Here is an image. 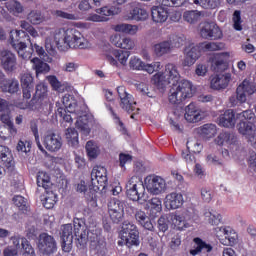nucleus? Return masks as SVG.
I'll return each mask as SVG.
<instances>
[{
	"mask_svg": "<svg viewBox=\"0 0 256 256\" xmlns=\"http://www.w3.org/2000/svg\"><path fill=\"white\" fill-rule=\"evenodd\" d=\"M40 35L45 38V47L48 53H53L55 47L60 51L68 49H91V41H89L77 28H41Z\"/></svg>",
	"mask_w": 256,
	"mask_h": 256,
	"instance_id": "f257e3e1",
	"label": "nucleus"
},
{
	"mask_svg": "<svg viewBox=\"0 0 256 256\" xmlns=\"http://www.w3.org/2000/svg\"><path fill=\"white\" fill-rule=\"evenodd\" d=\"M73 235L79 237L80 239L87 238L89 235V230L85 229V222L83 220L76 218L74 219V224H66L62 226L61 237V247L62 251L69 253L73 248Z\"/></svg>",
	"mask_w": 256,
	"mask_h": 256,
	"instance_id": "f03ea898",
	"label": "nucleus"
},
{
	"mask_svg": "<svg viewBox=\"0 0 256 256\" xmlns=\"http://www.w3.org/2000/svg\"><path fill=\"white\" fill-rule=\"evenodd\" d=\"M225 45L223 43L216 42H208L202 43L200 45L189 44L184 50V60L182 65L184 67H191L195 65L197 59L201 57V49L202 51H221Z\"/></svg>",
	"mask_w": 256,
	"mask_h": 256,
	"instance_id": "7ed1b4c3",
	"label": "nucleus"
},
{
	"mask_svg": "<svg viewBox=\"0 0 256 256\" xmlns=\"http://www.w3.org/2000/svg\"><path fill=\"white\" fill-rule=\"evenodd\" d=\"M21 35L26 37L27 41H31V36L27 34L24 30H11L9 33V43L11 47L16 51L19 59L22 61H30L33 57L32 48L27 47V43L21 41Z\"/></svg>",
	"mask_w": 256,
	"mask_h": 256,
	"instance_id": "20e7f679",
	"label": "nucleus"
},
{
	"mask_svg": "<svg viewBox=\"0 0 256 256\" xmlns=\"http://www.w3.org/2000/svg\"><path fill=\"white\" fill-rule=\"evenodd\" d=\"M194 94L195 88L193 82L184 79L177 84H172L168 95V101L172 105H181L186 99H191Z\"/></svg>",
	"mask_w": 256,
	"mask_h": 256,
	"instance_id": "39448f33",
	"label": "nucleus"
},
{
	"mask_svg": "<svg viewBox=\"0 0 256 256\" xmlns=\"http://www.w3.org/2000/svg\"><path fill=\"white\" fill-rule=\"evenodd\" d=\"M126 195L131 201H138L141 205L149 201V194L145 192V185L141 177L134 175L126 182Z\"/></svg>",
	"mask_w": 256,
	"mask_h": 256,
	"instance_id": "423d86ee",
	"label": "nucleus"
},
{
	"mask_svg": "<svg viewBox=\"0 0 256 256\" xmlns=\"http://www.w3.org/2000/svg\"><path fill=\"white\" fill-rule=\"evenodd\" d=\"M179 79H181V74H179L177 66L173 63H168L165 65L164 72L154 74L151 81L158 89H163L171 83L172 85L179 83Z\"/></svg>",
	"mask_w": 256,
	"mask_h": 256,
	"instance_id": "0eeeda50",
	"label": "nucleus"
},
{
	"mask_svg": "<svg viewBox=\"0 0 256 256\" xmlns=\"http://www.w3.org/2000/svg\"><path fill=\"white\" fill-rule=\"evenodd\" d=\"M256 86L249 79H244L236 88V95H232L229 98V102L232 107H236V105L243 103H247V97H251V95H255Z\"/></svg>",
	"mask_w": 256,
	"mask_h": 256,
	"instance_id": "6e6552de",
	"label": "nucleus"
},
{
	"mask_svg": "<svg viewBox=\"0 0 256 256\" xmlns=\"http://www.w3.org/2000/svg\"><path fill=\"white\" fill-rule=\"evenodd\" d=\"M120 239L121 240L118 241V245L139 247V230H137V226L131 222L125 221L122 225Z\"/></svg>",
	"mask_w": 256,
	"mask_h": 256,
	"instance_id": "1a4fd4ad",
	"label": "nucleus"
},
{
	"mask_svg": "<svg viewBox=\"0 0 256 256\" xmlns=\"http://www.w3.org/2000/svg\"><path fill=\"white\" fill-rule=\"evenodd\" d=\"M144 185L151 195H161L167 191V182L161 176L149 175L144 179Z\"/></svg>",
	"mask_w": 256,
	"mask_h": 256,
	"instance_id": "9d476101",
	"label": "nucleus"
},
{
	"mask_svg": "<svg viewBox=\"0 0 256 256\" xmlns=\"http://www.w3.org/2000/svg\"><path fill=\"white\" fill-rule=\"evenodd\" d=\"M37 248L40 255L51 256L57 253V241L55 238L47 233H42L39 235Z\"/></svg>",
	"mask_w": 256,
	"mask_h": 256,
	"instance_id": "9b49d317",
	"label": "nucleus"
},
{
	"mask_svg": "<svg viewBox=\"0 0 256 256\" xmlns=\"http://www.w3.org/2000/svg\"><path fill=\"white\" fill-rule=\"evenodd\" d=\"M129 67L133 69V71H146L149 75H153L156 71H161L163 66L161 62H153L151 64H145L141 58L137 56H132L129 60Z\"/></svg>",
	"mask_w": 256,
	"mask_h": 256,
	"instance_id": "f8f14e48",
	"label": "nucleus"
},
{
	"mask_svg": "<svg viewBox=\"0 0 256 256\" xmlns=\"http://www.w3.org/2000/svg\"><path fill=\"white\" fill-rule=\"evenodd\" d=\"M183 45V38L175 36L172 40H164L153 46V51L156 57H163V55L169 54L173 47H181Z\"/></svg>",
	"mask_w": 256,
	"mask_h": 256,
	"instance_id": "ddd939ff",
	"label": "nucleus"
},
{
	"mask_svg": "<svg viewBox=\"0 0 256 256\" xmlns=\"http://www.w3.org/2000/svg\"><path fill=\"white\" fill-rule=\"evenodd\" d=\"M63 119L66 123H73V119H77L76 129H79V131H81V133L85 136L91 133V127H89V118L86 116L85 112L82 111V114L76 115H73V113L64 114Z\"/></svg>",
	"mask_w": 256,
	"mask_h": 256,
	"instance_id": "4468645a",
	"label": "nucleus"
},
{
	"mask_svg": "<svg viewBox=\"0 0 256 256\" xmlns=\"http://www.w3.org/2000/svg\"><path fill=\"white\" fill-rule=\"evenodd\" d=\"M90 239V251L96 253L99 256H105L107 254V242L105 238L99 233L93 234L91 230H88L87 236Z\"/></svg>",
	"mask_w": 256,
	"mask_h": 256,
	"instance_id": "2eb2a0df",
	"label": "nucleus"
},
{
	"mask_svg": "<svg viewBox=\"0 0 256 256\" xmlns=\"http://www.w3.org/2000/svg\"><path fill=\"white\" fill-rule=\"evenodd\" d=\"M0 65L4 71L8 73H13L19 68L17 63V55L9 49H2L0 51Z\"/></svg>",
	"mask_w": 256,
	"mask_h": 256,
	"instance_id": "dca6fc26",
	"label": "nucleus"
},
{
	"mask_svg": "<svg viewBox=\"0 0 256 256\" xmlns=\"http://www.w3.org/2000/svg\"><path fill=\"white\" fill-rule=\"evenodd\" d=\"M216 237L222 243V245H233L237 244V232L231 227H217L215 228Z\"/></svg>",
	"mask_w": 256,
	"mask_h": 256,
	"instance_id": "f3484780",
	"label": "nucleus"
},
{
	"mask_svg": "<svg viewBox=\"0 0 256 256\" xmlns=\"http://www.w3.org/2000/svg\"><path fill=\"white\" fill-rule=\"evenodd\" d=\"M125 202L117 199H111L108 203V213L113 223H120L123 221L125 215Z\"/></svg>",
	"mask_w": 256,
	"mask_h": 256,
	"instance_id": "a211bd4d",
	"label": "nucleus"
},
{
	"mask_svg": "<svg viewBox=\"0 0 256 256\" xmlns=\"http://www.w3.org/2000/svg\"><path fill=\"white\" fill-rule=\"evenodd\" d=\"M91 181L94 191H100L107 187V169L103 166H96L91 172Z\"/></svg>",
	"mask_w": 256,
	"mask_h": 256,
	"instance_id": "6ab92c4d",
	"label": "nucleus"
},
{
	"mask_svg": "<svg viewBox=\"0 0 256 256\" xmlns=\"http://www.w3.org/2000/svg\"><path fill=\"white\" fill-rule=\"evenodd\" d=\"M43 145L50 153H57L63 147V139L59 134L48 132L43 137Z\"/></svg>",
	"mask_w": 256,
	"mask_h": 256,
	"instance_id": "aec40b11",
	"label": "nucleus"
},
{
	"mask_svg": "<svg viewBox=\"0 0 256 256\" xmlns=\"http://www.w3.org/2000/svg\"><path fill=\"white\" fill-rule=\"evenodd\" d=\"M117 93L120 99V107L128 113H133V111H135L137 102H135L131 94L127 93L125 86L117 87Z\"/></svg>",
	"mask_w": 256,
	"mask_h": 256,
	"instance_id": "412c9836",
	"label": "nucleus"
},
{
	"mask_svg": "<svg viewBox=\"0 0 256 256\" xmlns=\"http://www.w3.org/2000/svg\"><path fill=\"white\" fill-rule=\"evenodd\" d=\"M230 58L231 53L229 52L216 53L212 55L209 59L211 63V69L216 71V73H221V71H225V69H227V63Z\"/></svg>",
	"mask_w": 256,
	"mask_h": 256,
	"instance_id": "4be33fe9",
	"label": "nucleus"
},
{
	"mask_svg": "<svg viewBox=\"0 0 256 256\" xmlns=\"http://www.w3.org/2000/svg\"><path fill=\"white\" fill-rule=\"evenodd\" d=\"M184 118L188 123H199L205 119V112L192 102L185 107Z\"/></svg>",
	"mask_w": 256,
	"mask_h": 256,
	"instance_id": "5701e85b",
	"label": "nucleus"
},
{
	"mask_svg": "<svg viewBox=\"0 0 256 256\" xmlns=\"http://www.w3.org/2000/svg\"><path fill=\"white\" fill-rule=\"evenodd\" d=\"M112 55L106 56V61L112 65V67H119V65L125 67L127 65V61H129L131 53L124 50H113Z\"/></svg>",
	"mask_w": 256,
	"mask_h": 256,
	"instance_id": "b1692460",
	"label": "nucleus"
},
{
	"mask_svg": "<svg viewBox=\"0 0 256 256\" xmlns=\"http://www.w3.org/2000/svg\"><path fill=\"white\" fill-rule=\"evenodd\" d=\"M200 35L203 39H221L223 31L217 24L206 22L200 28Z\"/></svg>",
	"mask_w": 256,
	"mask_h": 256,
	"instance_id": "393cba45",
	"label": "nucleus"
},
{
	"mask_svg": "<svg viewBox=\"0 0 256 256\" xmlns=\"http://www.w3.org/2000/svg\"><path fill=\"white\" fill-rule=\"evenodd\" d=\"M183 203H185V199L183 198V194L177 192H171L167 194L164 198V207L168 209V211H175V209H181L183 207Z\"/></svg>",
	"mask_w": 256,
	"mask_h": 256,
	"instance_id": "a878e982",
	"label": "nucleus"
},
{
	"mask_svg": "<svg viewBox=\"0 0 256 256\" xmlns=\"http://www.w3.org/2000/svg\"><path fill=\"white\" fill-rule=\"evenodd\" d=\"M231 80V73L216 74L210 79V87L214 91H221L229 87V83H231Z\"/></svg>",
	"mask_w": 256,
	"mask_h": 256,
	"instance_id": "bb28decb",
	"label": "nucleus"
},
{
	"mask_svg": "<svg viewBox=\"0 0 256 256\" xmlns=\"http://www.w3.org/2000/svg\"><path fill=\"white\" fill-rule=\"evenodd\" d=\"M20 83L22 87L23 99H31V93H33V76L29 72L20 74Z\"/></svg>",
	"mask_w": 256,
	"mask_h": 256,
	"instance_id": "cd10ccee",
	"label": "nucleus"
},
{
	"mask_svg": "<svg viewBox=\"0 0 256 256\" xmlns=\"http://www.w3.org/2000/svg\"><path fill=\"white\" fill-rule=\"evenodd\" d=\"M237 123V116H235V111L233 109L225 110L218 117V125L220 127H226L227 129H233Z\"/></svg>",
	"mask_w": 256,
	"mask_h": 256,
	"instance_id": "c85d7f7f",
	"label": "nucleus"
},
{
	"mask_svg": "<svg viewBox=\"0 0 256 256\" xmlns=\"http://www.w3.org/2000/svg\"><path fill=\"white\" fill-rule=\"evenodd\" d=\"M62 103L68 113H72V115H83V109H81V106L77 105L75 96L65 94L62 98Z\"/></svg>",
	"mask_w": 256,
	"mask_h": 256,
	"instance_id": "c756f323",
	"label": "nucleus"
},
{
	"mask_svg": "<svg viewBox=\"0 0 256 256\" xmlns=\"http://www.w3.org/2000/svg\"><path fill=\"white\" fill-rule=\"evenodd\" d=\"M62 103L68 113H72V115H83V109H81V106L77 105L75 96L65 94L62 98Z\"/></svg>",
	"mask_w": 256,
	"mask_h": 256,
	"instance_id": "7c9ffc66",
	"label": "nucleus"
},
{
	"mask_svg": "<svg viewBox=\"0 0 256 256\" xmlns=\"http://www.w3.org/2000/svg\"><path fill=\"white\" fill-rule=\"evenodd\" d=\"M127 21H147L149 19V12L147 9L136 6L125 14Z\"/></svg>",
	"mask_w": 256,
	"mask_h": 256,
	"instance_id": "2f4dec72",
	"label": "nucleus"
},
{
	"mask_svg": "<svg viewBox=\"0 0 256 256\" xmlns=\"http://www.w3.org/2000/svg\"><path fill=\"white\" fill-rule=\"evenodd\" d=\"M146 209L151 219H155L163 211V202L160 198L154 197L147 201Z\"/></svg>",
	"mask_w": 256,
	"mask_h": 256,
	"instance_id": "473e14b6",
	"label": "nucleus"
},
{
	"mask_svg": "<svg viewBox=\"0 0 256 256\" xmlns=\"http://www.w3.org/2000/svg\"><path fill=\"white\" fill-rule=\"evenodd\" d=\"M169 219L170 225H172V227H174V229H177L178 231H183L191 227V223L187 222L185 216H181L177 213H170Z\"/></svg>",
	"mask_w": 256,
	"mask_h": 256,
	"instance_id": "72a5a7b5",
	"label": "nucleus"
},
{
	"mask_svg": "<svg viewBox=\"0 0 256 256\" xmlns=\"http://www.w3.org/2000/svg\"><path fill=\"white\" fill-rule=\"evenodd\" d=\"M194 243L196 247L190 250V255L197 256L199 253H211L213 251V246L201 238H194Z\"/></svg>",
	"mask_w": 256,
	"mask_h": 256,
	"instance_id": "f704fd0d",
	"label": "nucleus"
},
{
	"mask_svg": "<svg viewBox=\"0 0 256 256\" xmlns=\"http://www.w3.org/2000/svg\"><path fill=\"white\" fill-rule=\"evenodd\" d=\"M154 23H165L169 19V11L163 6H154L151 9Z\"/></svg>",
	"mask_w": 256,
	"mask_h": 256,
	"instance_id": "c9c22d12",
	"label": "nucleus"
},
{
	"mask_svg": "<svg viewBox=\"0 0 256 256\" xmlns=\"http://www.w3.org/2000/svg\"><path fill=\"white\" fill-rule=\"evenodd\" d=\"M5 7L10 15L14 17H19V15L25 13V6L19 0H8L5 3Z\"/></svg>",
	"mask_w": 256,
	"mask_h": 256,
	"instance_id": "e433bc0d",
	"label": "nucleus"
},
{
	"mask_svg": "<svg viewBox=\"0 0 256 256\" xmlns=\"http://www.w3.org/2000/svg\"><path fill=\"white\" fill-rule=\"evenodd\" d=\"M204 220L210 225H219L223 221V216L217 210L211 208L204 209L203 212Z\"/></svg>",
	"mask_w": 256,
	"mask_h": 256,
	"instance_id": "4c0bfd02",
	"label": "nucleus"
},
{
	"mask_svg": "<svg viewBox=\"0 0 256 256\" xmlns=\"http://www.w3.org/2000/svg\"><path fill=\"white\" fill-rule=\"evenodd\" d=\"M204 13L199 10H186L182 17L186 23L190 25H195L198 21H201V18L204 17Z\"/></svg>",
	"mask_w": 256,
	"mask_h": 256,
	"instance_id": "58836bf2",
	"label": "nucleus"
},
{
	"mask_svg": "<svg viewBox=\"0 0 256 256\" xmlns=\"http://www.w3.org/2000/svg\"><path fill=\"white\" fill-rule=\"evenodd\" d=\"M41 201L45 209H53L55 203H57V194L53 191L45 190L44 194L41 196Z\"/></svg>",
	"mask_w": 256,
	"mask_h": 256,
	"instance_id": "ea45409f",
	"label": "nucleus"
},
{
	"mask_svg": "<svg viewBox=\"0 0 256 256\" xmlns=\"http://www.w3.org/2000/svg\"><path fill=\"white\" fill-rule=\"evenodd\" d=\"M135 219L141 225L144 227V229H147L148 231H153V223H151V220L143 210H137L135 213Z\"/></svg>",
	"mask_w": 256,
	"mask_h": 256,
	"instance_id": "a19ab883",
	"label": "nucleus"
},
{
	"mask_svg": "<svg viewBox=\"0 0 256 256\" xmlns=\"http://www.w3.org/2000/svg\"><path fill=\"white\" fill-rule=\"evenodd\" d=\"M190 5L202 7V9H217L221 5V0H190Z\"/></svg>",
	"mask_w": 256,
	"mask_h": 256,
	"instance_id": "79ce46f5",
	"label": "nucleus"
},
{
	"mask_svg": "<svg viewBox=\"0 0 256 256\" xmlns=\"http://www.w3.org/2000/svg\"><path fill=\"white\" fill-rule=\"evenodd\" d=\"M1 91H3V93H10V94L17 93L19 91V80L17 79L8 80L7 78H5V81L1 86Z\"/></svg>",
	"mask_w": 256,
	"mask_h": 256,
	"instance_id": "37998d69",
	"label": "nucleus"
},
{
	"mask_svg": "<svg viewBox=\"0 0 256 256\" xmlns=\"http://www.w3.org/2000/svg\"><path fill=\"white\" fill-rule=\"evenodd\" d=\"M31 63L32 69L36 71L37 76L39 75V73H49V71H51V67L49 66V64L43 62L38 57L31 59Z\"/></svg>",
	"mask_w": 256,
	"mask_h": 256,
	"instance_id": "c03bdc74",
	"label": "nucleus"
},
{
	"mask_svg": "<svg viewBox=\"0 0 256 256\" xmlns=\"http://www.w3.org/2000/svg\"><path fill=\"white\" fill-rule=\"evenodd\" d=\"M95 12L98 13V15H101V17H106V19H109V17L119 15V13H121V9L117 6H104L96 9Z\"/></svg>",
	"mask_w": 256,
	"mask_h": 256,
	"instance_id": "a18cd8bd",
	"label": "nucleus"
},
{
	"mask_svg": "<svg viewBox=\"0 0 256 256\" xmlns=\"http://www.w3.org/2000/svg\"><path fill=\"white\" fill-rule=\"evenodd\" d=\"M52 14L54 17H60L61 19H67L68 21H80L83 19V15L81 13H68L62 10L53 11Z\"/></svg>",
	"mask_w": 256,
	"mask_h": 256,
	"instance_id": "49530a36",
	"label": "nucleus"
},
{
	"mask_svg": "<svg viewBox=\"0 0 256 256\" xmlns=\"http://www.w3.org/2000/svg\"><path fill=\"white\" fill-rule=\"evenodd\" d=\"M86 151L90 159H97V157H99V154L101 153L99 144H97V142L93 140H90L86 143Z\"/></svg>",
	"mask_w": 256,
	"mask_h": 256,
	"instance_id": "de8ad7c7",
	"label": "nucleus"
},
{
	"mask_svg": "<svg viewBox=\"0 0 256 256\" xmlns=\"http://www.w3.org/2000/svg\"><path fill=\"white\" fill-rule=\"evenodd\" d=\"M37 185L38 187H42L45 191L49 190L51 187V177L47 172L40 171L37 175Z\"/></svg>",
	"mask_w": 256,
	"mask_h": 256,
	"instance_id": "09e8293b",
	"label": "nucleus"
},
{
	"mask_svg": "<svg viewBox=\"0 0 256 256\" xmlns=\"http://www.w3.org/2000/svg\"><path fill=\"white\" fill-rule=\"evenodd\" d=\"M27 21L28 23H31V25H41V23L45 21V17L41 14V11L32 10L27 15Z\"/></svg>",
	"mask_w": 256,
	"mask_h": 256,
	"instance_id": "8fccbe9b",
	"label": "nucleus"
},
{
	"mask_svg": "<svg viewBox=\"0 0 256 256\" xmlns=\"http://www.w3.org/2000/svg\"><path fill=\"white\" fill-rule=\"evenodd\" d=\"M65 137L71 147H77L79 145V133L74 128H67Z\"/></svg>",
	"mask_w": 256,
	"mask_h": 256,
	"instance_id": "3c124183",
	"label": "nucleus"
},
{
	"mask_svg": "<svg viewBox=\"0 0 256 256\" xmlns=\"http://www.w3.org/2000/svg\"><path fill=\"white\" fill-rule=\"evenodd\" d=\"M198 133L203 137H214L217 134V126L214 124H204L198 129Z\"/></svg>",
	"mask_w": 256,
	"mask_h": 256,
	"instance_id": "603ef678",
	"label": "nucleus"
},
{
	"mask_svg": "<svg viewBox=\"0 0 256 256\" xmlns=\"http://www.w3.org/2000/svg\"><path fill=\"white\" fill-rule=\"evenodd\" d=\"M22 255L23 256H36L35 249L27 238L21 239Z\"/></svg>",
	"mask_w": 256,
	"mask_h": 256,
	"instance_id": "864d4df0",
	"label": "nucleus"
},
{
	"mask_svg": "<svg viewBox=\"0 0 256 256\" xmlns=\"http://www.w3.org/2000/svg\"><path fill=\"white\" fill-rule=\"evenodd\" d=\"M184 217L186 222L189 221L190 223H199V212L193 207L187 208Z\"/></svg>",
	"mask_w": 256,
	"mask_h": 256,
	"instance_id": "5fc2aeb1",
	"label": "nucleus"
},
{
	"mask_svg": "<svg viewBox=\"0 0 256 256\" xmlns=\"http://www.w3.org/2000/svg\"><path fill=\"white\" fill-rule=\"evenodd\" d=\"M215 141L217 145H231V143H233V135L228 132H222Z\"/></svg>",
	"mask_w": 256,
	"mask_h": 256,
	"instance_id": "6e6d98bb",
	"label": "nucleus"
},
{
	"mask_svg": "<svg viewBox=\"0 0 256 256\" xmlns=\"http://www.w3.org/2000/svg\"><path fill=\"white\" fill-rule=\"evenodd\" d=\"M164 7H184L187 3L191 4V0H161Z\"/></svg>",
	"mask_w": 256,
	"mask_h": 256,
	"instance_id": "4d7b16f0",
	"label": "nucleus"
},
{
	"mask_svg": "<svg viewBox=\"0 0 256 256\" xmlns=\"http://www.w3.org/2000/svg\"><path fill=\"white\" fill-rule=\"evenodd\" d=\"M233 28L235 31H243V20H241V11L235 10L232 16Z\"/></svg>",
	"mask_w": 256,
	"mask_h": 256,
	"instance_id": "13d9d810",
	"label": "nucleus"
},
{
	"mask_svg": "<svg viewBox=\"0 0 256 256\" xmlns=\"http://www.w3.org/2000/svg\"><path fill=\"white\" fill-rule=\"evenodd\" d=\"M169 225H171V218H169V214L163 215L158 219V228L162 233H165V231L169 229Z\"/></svg>",
	"mask_w": 256,
	"mask_h": 256,
	"instance_id": "bf43d9fd",
	"label": "nucleus"
},
{
	"mask_svg": "<svg viewBox=\"0 0 256 256\" xmlns=\"http://www.w3.org/2000/svg\"><path fill=\"white\" fill-rule=\"evenodd\" d=\"M186 147L192 153H201V151H203V144L197 140H188Z\"/></svg>",
	"mask_w": 256,
	"mask_h": 256,
	"instance_id": "052dcab7",
	"label": "nucleus"
},
{
	"mask_svg": "<svg viewBox=\"0 0 256 256\" xmlns=\"http://www.w3.org/2000/svg\"><path fill=\"white\" fill-rule=\"evenodd\" d=\"M79 69V64L73 61H66L62 66H61V71L64 73H75Z\"/></svg>",
	"mask_w": 256,
	"mask_h": 256,
	"instance_id": "680f3d73",
	"label": "nucleus"
},
{
	"mask_svg": "<svg viewBox=\"0 0 256 256\" xmlns=\"http://www.w3.org/2000/svg\"><path fill=\"white\" fill-rule=\"evenodd\" d=\"M119 49H124L125 51H133L135 49V41L130 37H123L122 42H120Z\"/></svg>",
	"mask_w": 256,
	"mask_h": 256,
	"instance_id": "e2e57ef3",
	"label": "nucleus"
},
{
	"mask_svg": "<svg viewBox=\"0 0 256 256\" xmlns=\"http://www.w3.org/2000/svg\"><path fill=\"white\" fill-rule=\"evenodd\" d=\"M36 97H38V99H40L41 101L47 98V85L45 83L40 82L36 86Z\"/></svg>",
	"mask_w": 256,
	"mask_h": 256,
	"instance_id": "0e129e2a",
	"label": "nucleus"
},
{
	"mask_svg": "<svg viewBox=\"0 0 256 256\" xmlns=\"http://www.w3.org/2000/svg\"><path fill=\"white\" fill-rule=\"evenodd\" d=\"M13 203L20 211H26L27 210V199H25L23 196H14Z\"/></svg>",
	"mask_w": 256,
	"mask_h": 256,
	"instance_id": "69168bd1",
	"label": "nucleus"
},
{
	"mask_svg": "<svg viewBox=\"0 0 256 256\" xmlns=\"http://www.w3.org/2000/svg\"><path fill=\"white\" fill-rule=\"evenodd\" d=\"M19 153H29L31 151V141L20 140L16 146Z\"/></svg>",
	"mask_w": 256,
	"mask_h": 256,
	"instance_id": "338daca9",
	"label": "nucleus"
},
{
	"mask_svg": "<svg viewBox=\"0 0 256 256\" xmlns=\"http://www.w3.org/2000/svg\"><path fill=\"white\" fill-rule=\"evenodd\" d=\"M48 83L51 85L52 89L54 91H60L61 90V81L57 78L55 75H50L46 77Z\"/></svg>",
	"mask_w": 256,
	"mask_h": 256,
	"instance_id": "774afa93",
	"label": "nucleus"
}]
</instances>
